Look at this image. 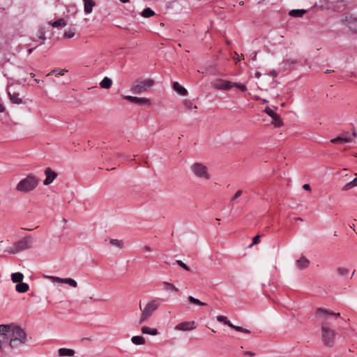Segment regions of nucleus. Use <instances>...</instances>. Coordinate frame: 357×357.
<instances>
[{
  "mask_svg": "<svg viewBox=\"0 0 357 357\" xmlns=\"http://www.w3.org/2000/svg\"><path fill=\"white\" fill-rule=\"evenodd\" d=\"M159 307V303L155 300H152L149 301L144 309H142L141 303H139V309L142 311L139 324H142L145 321H146L153 314V312L158 309Z\"/></svg>",
  "mask_w": 357,
  "mask_h": 357,
  "instance_id": "nucleus-4",
  "label": "nucleus"
},
{
  "mask_svg": "<svg viewBox=\"0 0 357 357\" xmlns=\"http://www.w3.org/2000/svg\"><path fill=\"white\" fill-rule=\"evenodd\" d=\"M234 329H235L236 331H238V332H241V333H247V334L250 333V331L243 328L241 326H235Z\"/></svg>",
  "mask_w": 357,
  "mask_h": 357,
  "instance_id": "nucleus-41",
  "label": "nucleus"
},
{
  "mask_svg": "<svg viewBox=\"0 0 357 357\" xmlns=\"http://www.w3.org/2000/svg\"><path fill=\"white\" fill-rule=\"evenodd\" d=\"M259 238L260 236L259 235L255 236L252 239V243L250 245V246L252 245L258 244L259 243Z\"/></svg>",
  "mask_w": 357,
  "mask_h": 357,
  "instance_id": "nucleus-47",
  "label": "nucleus"
},
{
  "mask_svg": "<svg viewBox=\"0 0 357 357\" xmlns=\"http://www.w3.org/2000/svg\"><path fill=\"white\" fill-rule=\"evenodd\" d=\"M59 356H73L75 351L71 349L61 348L58 351Z\"/></svg>",
  "mask_w": 357,
  "mask_h": 357,
  "instance_id": "nucleus-17",
  "label": "nucleus"
},
{
  "mask_svg": "<svg viewBox=\"0 0 357 357\" xmlns=\"http://www.w3.org/2000/svg\"><path fill=\"white\" fill-rule=\"evenodd\" d=\"M244 354H245V355H247V356H255V354L252 351H245Z\"/></svg>",
  "mask_w": 357,
  "mask_h": 357,
  "instance_id": "nucleus-56",
  "label": "nucleus"
},
{
  "mask_svg": "<svg viewBox=\"0 0 357 357\" xmlns=\"http://www.w3.org/2000/svg\"><path fill=\"white\" fill-rule=\"evenodd\" d=\"M188 301L191 303L199 305H202L203 306V305H206V303L202 302L199 299L195 298H194L192 296H188Z\"/></svg>",
  "mask_w": 357,
  "mask_h": 357,
  "instance_id": "nucleus-33",
  "label": "nucleus"
},
{
  "mask_svg": "<svg viewBox=\"0 0 357 357\" xmlns=\"http://www.w3.org/2000/svg\"><path fill=\"white\" fill-rule=\"evenodd\" d=\"M341 23L352 34H357V15L351 13H345L342 15Z\"/></svg>",
  "mask_w": 357,
  "mask_h": 357,
  "instance_id": "nucleus-3",
  "label": "nucleus"
},
{
  "mask_svg": "<svg viewBox=\"0 0 357 357\" xmlns=\"http://www.w3.org/2000/svg\"><path fill=\"white\" fill-rule=\"evenodd\" d=\"M35 49H36V47L29 49L28 50L29 54H31Z\"/></svg>",
  "mask_w": 357,
  "mask_h": 357,
  "instance_id": "nucleus-61",
  "label": "nucleus"
},
{
  "mask_svg": "<svg viewBox=\"0 0 357 357\" xmlns=\"http://www.w3.org/2000/svg\"><path fill=\"white\" fill-rule=\"evenodd\" d=\"M9 329L10 326L8 325H0V349H2L5 344H9L10 339Z\"/></svg>",
  "mask_w": 357,
  "mask_h": 357,
  "instance_id": "nucleus-9",
  "label": "nucleus"
},
{
  "mask_svg": "<svg viewBox=\"0 0 357 357\" xmlns=\"http://www.w3.org/2000/svg\"><path fill=\"white\" fill-rule=\"evenodd\" d=\"M184 105L189 110H191L192 109H197V106L193 105L192 103L190 101H185Z\"/></svg>",
  "mask_w": 357,
  "mask_h": 357,
  "instance_id": "nucleus-44",
  "label": "nucleus"
},
{
  "mask_svg": "<svg viewBox=\"0 0 357 357\" xmlns=\"http://www.w3.org/2000/svg\"><path fill=\"white\" fill-rule=\"evenodd\" d=\"M142 332L144 334H149L151 335H156L158 333V331L156 328H151L148 326H143L142 328Z\"/></svg>",
  "mask_w": 357,
  "mask_h": 357,
  "instance_id": "nucleus-26",
  "label": "nucleus"
},
{
  "mask_svg": "<svg viewBox=\"0 0 357 357\" xmlns=\"http://www.w3.org/2000/svg\"><path fill=\"white\" fill-rule=\"evenodd\" d=\"M112 84V79L109 77H105L100 82V86L102 89H109Z\"/></svg>",
  "mask_w": 357,
  "mask_h": 357,
  "instance_id": "nucleus-20",
  "label": "nucleus"
},
{
  "mask_svg": "<svg viewBox=\"0 0 357 357\" xmlns=\"http://www.w3.org/2000/svg\"><path fill=\"white\" fill-rule=\"evenodd\" d=\"M226 325H227L229 327L231 328H234L235 327V325H234L229 320H227V321H225V324Z\"/></svg>",
  "mask_w": 357,
  "mask_h": 357,
  "instance_id": "nucleus-50",
  "label": "nucleus"
},
{
  "mask_svg": "<svg viewBox=\"0 0 357 357\" xmlns=\"http://www.w3.org/2000/svg\"><path fill=\"white\" fill-rule=\"evenodd\" d=\"M36 36L39 40H42L40 45L43 44L46 40L45 29L43 28L39 29L37 31Z\"/></svg>",
  "mask_w": 357,
  "mask_h": 357,
  "instance_id": "nucleus-29",
  "label": "nucleus"
},
{
  "mask_svg": "<svg viewBox=\"0 0 357 357\" xmlns=\"http://www.w3.org/2000/svg\"><path fill=\"white\" fill-rule=\"evenodd\" d=\"M303 188L305 190H311V187H310V184L305 183L303 185Z\"/></svg>",
  "mask_w": 357,
  "mask_h": 357,
  "instance_id": "nucleus-53",
  "label": "nucleus"
},
{
  "mask_svg": "<svg viewBox=\"0 0 357 357\" xmlns=\"http://www.w3.org/2000/svg\"><path fill=\"white\" fill-rule=\"evenodd\" d=\"M331 142L333 143V144H342V143H344V137H335L334 139H332L331 140Z\"/></svg>",
  "mask_w": 357,
  "mask_h": 357,
  "instance_id": "nucleus-39",
  "label": "nucleus"
},
{
  "mask_svg": "<svg viewBox=\"0 0 357 357\" xmlns=\"http://www.w3.org/2000/svg\"><path fill=\"white\" fill-rule=\"evenodd\" d=\"M256 56H257V53H256V52H255V53H254V55H253L252 59H253L254 60H255V59H256Z\"/></svg>",
  "mask_w": 357,
  "mask_h": 357,
  "instance_id": "nucleus-62",
  "label": "nucleus"
},
{
  "mask_svg": "<svg viewBox=\"0 0 357 357\" xmlns=\"http://www.w3.org/2000/svg\"><path fill=\"white\" fill-rule=\"evenodd\" d=\"M286 62L288 63L293 64V63H296V61L295 60H291V59H287Z\"/></svg>",
  "mask_w": 357,
  "mask_h": 357,
  "instance_id": "nucleus-59",
  "label": "nucleus"
},
{
  "mask_svg": "<svg viewBox=\"0 0 357 357\" xmlns=\"http://www.w3.org/2000/svg\"><path fill=\"white\" fill-rule=\"evenodd\" d=\"M354 187V186L353 185L352 182L350 181V182L347 183L346 185H344L342 190L343 191H346V190H348L349 189H351Z\"/></svg>",
  "mask_w": 357,
  "mask_h": 357,
  "instance_id": "nucleus-45",
  "label": "nucleus"
},
{
  "mask_svg": "<svg viewBox=\"0 0 357 357\" xmlns=\"http://www.w3.org/2000/svg\"><path fill=\"white\" fill-rule=\"evenodd\" d=\"M32 242V236L31 235L26 236L13 245L12 252L17 253L22 250L31 248Z\"/></svg>",
  "mask_w": 357,
  "mask_h": 357,
  "instance_id": "nucleus-7",
  "label": "nucleus"
},
{
  "mask_svg": "<svg viewBox=\"0 0 357 357\" xmlns=\"http://www.w3.org/2000/svg\"><path fill=\"white\" fill-rule=\"evenodd\" d=\"M24 275L22 273L16 272L11 274V280L14 283H20L23 281Z\"/></svg>",
  "mask_w": 357,
  "mask_h": 357,
  "instance_id": "nucleus-21",
  "label": "nucleus"
},
{
  "mask_svg": "<svg viewBox=\"0 0 357 357\" xmlns=\"http://www.w3.org/2000/svg\"><path fill=\"white\" fill-rule=\"evenodd\" d=\"M142 16L144 17H150L155 15V12L150 8H146L142 12Z\"/></svg>",
  "mask_w": 357,
  "mask_h": 357,
  "instance_id": "nucleus-30",
  "label": "nucleus"
},
{
  "mask_svg": "<svg viewBox=\"0 0 357 357\" xmlns=\"http://www.w3.org/2000/svg\"><path fill=\"white\" fill-rule=\"evenodd\" d=\"M137 105H150L151 102L149 98H139L135 97L134 102Z\"/></svg>",
  "mask_w": 357,
  "mask_h": 357,
  "instance_id": "nucleus-25",
  "label": "nucleus"
},
{
  "mask_svg": "<svg viewBox=\"0 0 357 357\" xmlns=\"http://www.w3.org/2000/svg\"><path fill=\"white\" fill-rule=\"evenodd\" d=\"M29 289V284L27 283H25L23 282H21L17 284L15 286V290L18 293H25V292L28 291Z\"/></svg>",
  "mask_w": 357,
  "mask_h": 357,
  "instance_id": "nucleus-18",
  "label": "nucleus"
},
{
  "mask_svg": "<svg viewBox=\"0 0 357 357\" xmlns=\"http://www.w3.org/2000/svg\"><path fill=\"white\" fill-rule=\"evenodd\" d=\"M196 328L195 321H183L178 324L176 326V329L178 331H191Z\"/></svg>",
  "mask_w": 357,
  "mask_h": 357,
  "instance_id": "nucleus-12",
  "label": "nucleus"
},
{
  "mask_svg": "<svg viewBox=\"0 0 357 357\" xmlns=\"http://www.w3.org/2000/svg\"><path fill=\"white\" fill-rule=\"evenodd\" d=\"M4 111H5L4 106L1 103H0V113L3 112Z\"/></svg>",
  "mask_w": 357,
  "mask_h": 357,
  "instance_id": "nucleus-58",
  "label": "nucleus"
},
{
  "mask_svg": "<svg viewBox=\"0 0 357 357\" xmlns=\"http://www.w3.org/2000/svg\"><path fill=\"white\" fill-rule=\"evenodd\" d=\"M8 94L10 101L13 103H14V104L22 103V99L19 97L20 94L18 93L15 92V91L11 93L10 91H8Z\"/></svg>",
  "mask_w": 357,
  "mask_h": 357,
  "instance_id": "nucleus-15",
  "label": "nucleus"
},
{
  "mask_svg": "<svg viewBox=\"0 0 357 357\" xmlns=\"http://www.w3.org/2000/svg\"><path fill=\"white\" fill-rule=\"evenodd\" d=\"M48 278L54 282L63 283L64 281V278H61L56 276H50Z\"/></svg>",
  "mask_w": 357,
  "mask_h": 357,
  "instance_id": "nucleus-40",
  "label": "nucleus"
},
{
  "mask_svg": "<svg viewBox=\"0 0 357 357\" xmlns=\"http://www.w3.org/2000/svg\"><path fill=\"white\" fill-rule=\"evenodd\" d=\"M243 191L241 190H238L231 199V203L241 196Z\"/></svg>",
  "mask_w": 357,
  "mask_h": 357,
  "instance_id": "nucleus-43",
  "label": "nucleus"
},
{
  "mask_svg": "<svg viewBox=\"0 0 357 357\" xmlns=\"http://www.w3.org/2000/svg\"><path fill=\"white\" fill-rule=\"evenodd\" d=\"M122 3H125L129 1V0H120Z\"/></svg>",
  "mask_w": 357,
  "mask_h": 357,
  "instance_id": "nucleus-63",
  "label": "nucleus"
},
{
  "mask_svg": "<svg viewBox=\"0 0 357 357\" xmlns=\"http://www.w3.org/2000/svg\"><path fill=\"white\" fill-rule=\"evenodd\" d=\"M162 284L164 285V288L166 291H170V292H177L178 291V289L177 287H175L174 284L172 283L168 282H163Z\"/></svg>",
  "mask_w": 357,
  "mask_h": 357,
  "instance_id": "nucleus-23",
  "label": "nucleus"
},
{
  "mask_svg": "<svg viewBox=\"0 0 357 357\" xmlns=\"http://www.w3.org/2000/svg\"><path fill=\"white\" fill-rule=\"evenodd\" d=\"M351 182H352V184H353V185H354V187H355V186H357V178H354V179L351 181Z\"/></svg>",
  "mask_w": 357,
  "mask_h": 357,
  "instance_id": "nucleus-57",
  "label": "nucleus"
},
{
  "mask_svg": "<svg viewBox=\"0 0 357 357\" xmlns=\"http://www.w3.org/2000/svg\"><path fill=\"white\" fill-rule=\"evenodd\" d=\"M317 315H319L320 317H322L325 319H328V317L329 316H334L336 318L340 317V314L339 312L335 313V312H333V311H331L330 310L324 309V308H322V307L317 308Z\"/></svg>",
  "mask_w": 357,
  "mask_h": 357,
  "instance_id": "nucleus-11",
  "label": "nucleus"
},
{
  "mask_svg": "<svg viewBox=\"0 0 357 357\" xmlns=\"http://www.w3.org/2000/svg\"><path fill=\"white\" fill-rule=\"evenodd\" d=\"M191 169L195 175L199 178L209 179L210 174L208 173L207 167L202 163L195 162L191 166Z\"/></svg>",
  "mask_w": 357,
  "mask_h": 357,
  "instance_id": "nucleus-8",
  "label": "nucleus"
},
{
  "mask_svg": "<svg viewBox=\"0 0 357 357\" xmlns=\"http://www.w3.org/2000/svg\"><path fill=\"white\" fill-rule=\"evenodd\" d=\"M269 75H271L273 77H276L278 76V73L275 70H273L270 72Z\"/></svg>",
  "mask_w": 357,
  "mask_h": 357,
  "instance_id": "nucleus-52",
  "label": "nucleus"
},
{
  "mask_svg": "<svg viewBox=\"0 0 357 357\" xmlns=\"http://www.w3.org/2000/svg\"><path fill=\"white\" fill-rule=\"evenodd\" d=\"M256 99H257V100H261V101H262L264 103H266V102H268V100H266V99H261V98H259V97H258V96H257V97H256Z\"/></svg>",
  "mask_w": 357,
  "mask_h": 357,
  "instance_id": "nucleus-60",
  "label": "nucleus"
},
{
  "mask_svg": "<svg viewBox=\"0 0 357 357\" xmlns=\"http://www.w3.org/2000/svg\"><path fill=\"white\" fill-rule=\"evenodd\" d=\"M322 341L324 345L332 347L334 345L335 333L328 328L326 324L321 325Z\"/></svg>",
  "mask_w": 357,
  "mask_h": 357,
  "instance_id": "nucleus-6",
  "label": "nucleus"
},
{
  "mask_svg": "<svg viewBox=\"0 0 357 357\" xmlns=\"http://www.w3.org/2000/svg\"><path fill=\"white\" fill-rule=\"evenodd\" d=\"M297 268L303 270L310 266V261L304 256H301L300 259H297L295 262Z\"/></svg>",
  "mask_w": 357,
  "mask_h": 357,
  "instance_id": "nucleus-13",
  "label": "nucleus"
},
{
  "mask_svg": "<svg viewBox=\"0 0 357 357\" xmlns=\"http://www.w3.org/2000/svg\"><path fill=\"white\" fill-rule=\"evenodd\" d=\"M49 24H50L53 27L61 28L64 27L67 24V23L64 19L61 18L54 22H49Z\"/></svg>",
  "mask_w": 357,
  "mask_h": 357,
  "instance_id": "nucleus-22",
  "label": "nucleus"
},
{
  "mask_svg": "<svg viewBox=\"0 0 357 357\" xmlns=\"http://www.w3.org/2000/svg\"><path fill=\"white\" fill-rule=\"evenodd\" d=\"M306 13V10L304 9H293L289 11V15L293 17H301Z\"/></svg>",
  "mask_w": 357,
  "mask_h": 357,
  "instance_id": "nucleus-19",
  "label": "nucleus"
},
{
  "mask_svg": "<svg viewBox=\"0 0 357 357\" xmlns=\"http://www.w3.org/2000/svg\"><path fill=\"white\" fill-rule=\"evenodd\" d=\"M63 284H67L75 288L77 287V282L72 278H64Z\"/></svg>",
  "mask_w": 357,
  "mask_h": 357,
  "instance_id": "nucleus-34",
  "label": "nucleus"
},
{
  "mask_svg": "<svg viewBox=\"0 0 357 357\" xmlns=\"http://www.w3.org/2000/svg\"><path fill=\"white\" fill-rule=\"evenodd\" d=\"M296 220H298V221H303V219H302L301 218H300V217L296 218Z\"/></svg>",
  "mask_w": 357,
  "mask_h": 357,
  "instance_id": "nucleus-64",
  "label": "nucleus"
},
{
  "mask_svg": "<svg viewBox=\"0 0 357 357\" xmlns=\"http://www.w3.org/2000/svg\"><path fill=\"white\" fill-rule=\"evenodd\" d=\"M83 1L85 14L91 13L93 10V8L96 6V2L93 0H83Z\"/></svg>",
  "mask_w": 357,
  "mask_h": 357,
  "instance_id": "nucleus-14",
  "label": "nucleus"
},
{
  "mask_svg": "<svg viewBox=\"0 0 357 357\" xmlns=\"http://www.w3.org/2000/svg\"><path fill=\"white\" fill-rule=\"evenodd\" d=\"M135 97V96H123L124 99H126L131 102H134Z\"/></svg>",
  "mask_w": 357,
  "mask_h": 357,
  "instance_id": "nucleus-48",
  "label": "nucleus"
},
{
  "mask_svg": "<svg viewBox=\"0 0 357 357\" xmlns=\"http://www.w3.org/2000/svg\"><path fill=\"white\" fill-rule=\"evenodd\" d=\"M142 248H143V250H146L147 252H151L152 250L151 247L149 246V245H144Z\"/></svg>",
  "mask_w": 357,
  "mask_h": 357,
  "instance_id": "nucleus-54",
  "label": "nucleus"
},
{
  "mask_svg": "<svg viewBox=\"0 0 357 357\" xmlns=\"http://www.w3.org/2000/svg\"><path fill=\"white\" fill-rule=\"evenodd\" d=\"M264 112L267 114L270 117H275V114H277L272 109L269 107H266L264 109Z\"/></svg>",
  "mask_w": 357,
  "mask_h": 357,
  "instance_id": "nucleus-36",
  "label": "nucleus"
},
{
  "mask_svg": "<svg viewBox=\"0 0 357 357\" xmlns=\"http://www.w3.org/2000/svg\"><path fill=\"white\" fill-rule=\"evenodd\" d=\"M228 319L225 316L220 315L217 317V321L219 322H222L225 324V321H227Z\"/></svg>",
  "mask_w": 357,
  "mask_h": 357,
  "instance_id": "nucleus-46",
  "label": "nucleus"
},
{
  "mask_svg": "<svg viewBox=\"0 0 357 357\" xmlns=\"http://www.w3.org/2000/svg\"><path fill=\"white\" fill-rule=\"evenodd\" d=\"M154 84V81L151 79L144 80H136L132 84L130 91L132 93L140 94L146 91L149 88Z\"/></svg>",
  "mask_w": 357,
  "mask_h": 357,
  "instance_id": "nucleus-5",
  "label": "nucleus"
},
{
  "mask_svg": "<svg viewBox=\"0 0 357 357\" xmlns=\"http://www.w3.org/2000/svg\"><path fill=\"white\" fill-rule=\"evenodd\" d=\"M352 141L351 137H344V142H351Z\"/></svg>",
  "mask_w": 357,
  "mask_h": 357,
  "instance_id": "nucleus-55",
  "label": "nucleus"
},
{
  "mask_svg": "<svg viewBox=\"0 0 357 357\" xmlns=\"http://www.w3.org/2000/svg\"><path fill=\"white\" fill-rule=\"evenodd\" d=\"M272 119V124H273L275 127H280L282 126V121L280 116V115H278V114H275V117L273 116L271 118Z\"/></svg>",
  "mask_w": 357,
  "mask_h": 357,
  "instance_id": "nucleus-28",
  "label": "nucleus"
},
{
  "mask_svg": "<svg viewBox=\"0 0 357 357\" xmlns=\"http://www.w3.org/2000/svg\"><path fill=\"white\" fill-rule=\"evenodd\" d=\"M337 273L340 275H346L349 273V270L347 268H337Z\"/></svg>",
  "mask_w": 357,
  "mask_h": 357,
  "instance_id": "nucleus-42",
  "label": "nucleus"
},
{
  "mask_svg": "<svg viewBox=\"0 0 357 357\" xmlns=\"http://www.w3.org/2000/svg\"><path fill=\"white\" fill-rule=\"evenodd\" d=\"M211 84H212L213 88L215 89L223 90L224 83H223L222 79H217L214 80L211 83Z\"/></svg>",
  "mask_w": 357,
  "mask_h": 357,
  "instance_id": "nucleus-24",
  "label": "nucleus"
},
{
  "mask_svg": "<svg viewBox=\"0 0 357 357\" xmlns=\"http://www.w3.org/2000/svg\"><path fill=\"white\" fill-rule=\"evenodd\" d=\"M226 325H227L229 327L231 328H234L235 327V325H234L229 320H227V321H225V324Z\"/></svg>",
  "mask_w": 357,
  "mask_h": 357,
  "instance_id": "nucleus-51",
  "label": "nucleus"
},
{
  "mask_svg": "<svg viewBox=\"0 0 357 357\" xmlns=\"http://www.w3.org/2000/svg\"><path fill=\"white\" fill-rule=\"evenodd\" d=\"M58 71H59V74H60V75H63V72L64 70H62V71H61V70H59V69H54V70H52L49 74H47V76H49V75H52V73H56V72H58Z\"/></svg>",
  "mask_w": 357,
  "mask_h": 357,
  "instance_id": "nucleus-49",
  "label": "nucleus"
},
{
  "mask_svg": "<svg viewBox=\"0 0 357 357\" xmlns=\"http://www.w3.org/2000/svg\"><path fill=\"white\" fill-rule=\"evenodd\" d=\"M234 86L238 88L240 91H241L243 92H244L247 90V87H246L245 84H244L235 82Z\"/></svg>",
  "mask_w": 357,
  "mask_h": 357,
  "instance_id": "nucleus-38",
  "label": "nucleus"
},
{
  "mask_svg": "<svg viewBox=\"0 0 357 357\" xmlns=\"http://www.w3.org/2000/svg\"><path fill=\"white\" fill-rule=\"evenodd\" d=\"M176 262L178 266H180L181 268H183L185 271H190V268L188 266H187L184 262H183L181 260H176Z\"/></svg>",
  "mask_w": 357,
  "mask_h": 357,
  "instance_id": "nucleus-37",
  "label": "nucleus"
},
{
  "mask_svg": "<svg viewBox=\"0 0 357 357\" xmlns=\"http://www.w3.org/2000/svg\"><path fill=\"white\" fill-rule=\"evenodd\" d=\"M45 174L46 176V178L43 181V184L45 185L52 183L57 176V174L55 172L52 171L50 167H47L45 169Z\"/></svg>",
  "mask_w": 357,
  "mask_h": 357,
  "instance_id": "nucleus-10",
  "label": "nucleus"
},
{
  "mask_svg": "<svg viewBox=\"0 0 357 357\" xmlns=\"http://www.w3.org/2000/svg\"><path fill=\"white\" fill-rule=\"evenodd\" d=\"M75 34V29H69L68 30H66L63 33V37L65 38H72L74 37Z\"/></svg>",
  "mask_w": 357,
  "mask_h": 357,
  "instance_id": "nucleus-31",
  "label": "nucleus"
},
{
  "mask_svg": "<svg viewBox=\"0 0 357 357\" xmlns=\"http://www.w3.org/2000/svg\"><path fill=\"white\" fill-rule=\"evenodd\" d=\"M8 326H10L9 331L10 335H12L9 342L10 347L17 348L21 344H25L27 343L26 334L24 329L15 324H8Z\"/></svg>",
  "mask_w": 357,
  "mask_h": 357,
  "instance_id": "nucleus-1",
  "label": "nucleus"
},
{
  "mask_svg": "<svg viewBox=\"0 0 357 357\" xmlns=\"http://www.w3.org/2000/svg\"><path fill=\"white\" fill-rule=\"evenodd\" d=\"M39 180L33 175L29 174L21 180L16 186V190L27 193L35 189L38 185Z\"/></svg>",
  "mask_w": 357,
  "mask_h": 357,
  "instance_id": "nucleus-2",
  "label": "nucleus"
},
{
  "mask_svg": "<svg viewBox=\"0 0 357 357\" xmlns=\"http://www.w3.org/2000/svg\"><path fill=\"white\" fill-rule=\"evenodd\" d=\"M131 341L134 344L142 345L145 343V339L143 336L136 335L131 338Z\"/></svg>",
  "mask_w": 357,
  "mask_h": 357,
  "instance_id": "nucleus-27",
  "label": "nucleus"
},
{
  "mask_svg": "<svg viewBox=\"0 0 357 357\" xmlns=\"http://www.w3.org/2000/svg\"><path fill=\"white\" fill-rule=\"evenodd\" d=\"M109 243L110 245L116 246L119 248H123V241L122 240L111 239Z\"/></svg>",
  "mask_w": 357,
  "mask_h": 357,
  "instance_id": "nucleus-32",
  "label": "nucleus"
},
{
  "mask_svg": "<svg viewBox=\"0 0 357 357\" xmlns=\"http://www.w3.org/2000/svg\"><path fill=\"white\" fill-rule=\"evenodd\" d=\"M173 89L181 96H185L188 93L187 89L181 86L178 82H174L173 83Z\"/></svg>",
  "mask_w": 357,
  "mask_h": 357,
  "instance_id": "nucleus-16",
  "label": "nucleus"
},
{
  "mask_svg": "<svg viewBox=\"0 0 357 357\" xmlns=\"http://www.w3.org/2000/svg\"><path fill=\"white\" fill-rule=\"evenodd\" d=\"M224 87L223 90H229L234 86V83L230 81L223 79Z\"/></svg>",
  "mask_w": 357,
  "mask_h": 357,
  "instance_id": "nucleus-35",
  "label": "nucleus"
}]
</instances>
